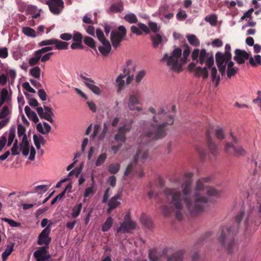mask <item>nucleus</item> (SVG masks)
<instances>
[{"mask_svg":"<svg viewBox=\"0 0 261 261\" xmlns=\"http://www.w3.org/2000/svg\"><path fill=\"white\" fill-rule=\"evenodd\" d=\"M193 174L186 173L183 181L178 188H166L164 191L166 204L162 205L160 209L165 217L169 216L172 212L175 213L176 218L182 220L183 218L184 205L188 212L192 216H196L204 211V205L207 203L208 198L202 195L201 192L206 187L205 183L210 180L209 177H205L196 181L194 192L192 194V184Z\"/></svg>","mask_w":261,"mask_h":261,"instance_id":"f257e3e1","label":"nucleus"},{"mask_svg":"<svg viewBox=\"0 0 261 261\" xmlns=\"http://www.w3.org/2000/svg\"><path fill=\"white\" fill-rule=\"evenodd\" d=\"M149 111L154 114L152 117L153 123L147 130L143 129V134L139 143L147 145L151 140L162 139L166 136L167 125H172L174 121V116L167 113L163 108L158 111L153 107H150Z\"/></svg>","mask_w":261,"mask_h":261,"instance_id":"f03ea898","label":"nucleus"},{"mask_svg":"<svg viewBox=\"0 0 261 261\" xmlns=\"http://www.w3.org/2000/svg\"><path fill=\"white\" fill-rule=\"evenodd\" d=\"M244 211L240 212L236 217L234 222L232 226L223 229L218 240L224 247L227 253L232 254L236 249V244L234 237L237 234L239 226L244 217Z\"/></svg>","mask_w":261,"mask_h":261,"instance_id":"7ed1b4c3","label":"nucleus"},{"mask_svg":"<svg viewBox=\"0 0 261 261\" xmlns=\"http://www.w3.org/2000/svg\"><path fill=\"white\" fill-rule=\"evenodd\" d=\"M190 52V47L186 46L181 57V49L180 48H176L170 55L168 54H165L162 61L166 62L167 65L170 67L172 70L179 72L182 70L183 64L188 61Z\"/></svg>","mask_w":261,"mask_h":261,"instance_id":"20e7f679","label":"nucleus"},{"mask_svg":"<svg viewBox=\"0 0 261 261\" xmlns=\"http://www.w3.org/2000/svg\"><path fill=\"white\" fill-rule=\"evenodd\" d=\"M148 155V152L147 149L139 148L135 156L134 162L130 163L127 166L124 172V176H127L130 173L135 174V169L139 160H140V161L143 163L147 158Z\"/></svg>","mask_w":261,"mask_h":261,"instance_id":"39448f33","label":"nucleus"},{"mask_svg":"<svg viewBox=\"0 0 261 261\" xmlns=\"http://www.w3.org/2000/svg\"><path fill=\"white\" fill-rule=\"evenodd\" d=\"M126 35V30L123 25L118 28V31H112L110 39L114 48H117L120 44L123 38Z\"/></svg>","mask_w":261,"mask_h":261,"instance_id":"423d86ee","label":"nucleus"},{"mask_svg":"<svg viewBox=\"0 0 261 261\" xmlns=\"http://www.w3.org/2000/svg\"><path fill=\"white\" fill-rule=\"evenodd\" d=\"M96 36L102 46H99L98 50L103 56L108 55L111 51L112 47L109 41L107 39L103 32L100 29L96 31Z\"/></svg>","mask_w":261,"mask_h":261,"instance_id":"0eeeda50","label":"nucleus"},{"mask_svg":"<svg viewBox=\"0 0 261 261\" xmlns=\"http://www.w3.org/2000/svg\"><path fill=\"white\" fill-rule=\"evenodd\" d=\"M198 62L201 65L205 63L207 70L210 69L214 64L213 55L212 53H207L204 48L201 49Z\"/></svg>","mask_w":261,"mask_h":261,"instance_id":"6e6552de","label":"nucleus"},{"mask_svg":"<svg viewBox=\"0 0 261 261\" xmlns=\"http://www.w3.org/2000/svg\"><path fill=\"white\" fill-rule=\"evenodd\" d=\"M136 71V65L133 64L130 60L126 61V65L123 70V74L127 76L126 84L128 85L134 79V73Z\"/></svg>","mask_w":261,"mask_h":261,"instance_id":"1a4fd4ad","label":"nucleus"},{"mask_svg":"<svg viewBox=\"0 0 261 261\" xmlns=\"http://www.w3.org/2000/svg\"><path fill=\"white\" fill-rule=\"evenodd\" d=\"M51 223H49L39 235L37 241L38 245H45L44 246H48L51 240V238L49 237L51 231Z\"/></svg>","mask_w":261,"mask_h":261,"instance_id":"9d476101","label":"nucleus"},{"mask_svg":"<svg viewBox=\"0 0 261 261\" xmlns=\"http://www.w3.org/2000/svg\"><path fill=\"white\" fill-rule=\"evenodd\" d=\"M133 122V120H131L129 124H124L118 129L117 133L114 137V139L117 142L123 143L126 142V134L132 129Z\"/></svg>","mask_w":261,"mask_h":261,"instance_id":"9b49d317","label":"nucleus"},{"mask_svg":"<svg viewBox=\"0 0 261 261\" xmlns=\"http://www.w3.org/2000/svg\"><path fill=\"white\" fill-rule=\"evenodd\" d=\"M196 62L190 63L188 65L190 71H194V75L196 77L202 76L204 79H206L208 76V71L206 67L198 66L196 67Z\"/></svg>","mask_w":261,"mask_h":261,"instance_id":"f8f14e48","label":"nucleus"},{"mask_svg":"<svg viewBox=\"0 0 261 261\" xmlns=\"http://www.w3.org/2000/svg\"><path fill=\"white\" fill-rule=\"evenodd\" d=\"M136 228V223L131 220L129 214L125 216L124 221L121 224L120 227L117 229V233L123 232H127L129 230H134Z\"/></svg>","mask_w":261,"mask_h":261,"instance_id":"ddd939ff","label":"nucleus"},{"mask_svg":"<svg viewBox=\"0 0 261 261\" xmlns=\"http://www.w3.org/2000/svg\"><path fill=\"white\" fill-rule=\"evenodd\" d=\"M232 149L234 151L235 156H245L246 154V151L242 146H236L230 143H227L225 147V151L227 153L231 152L230 150Z\"/></svg>","mask_w":261,"mask_h":261,"instance_id":"4468645a","label":"nucleus"},{"mask_svg":"<svg viewBox=\"0 0 261 261\" xmlns=\"http://www.w3.org/2000/svg\"><path fill=\"white\" fill-rule=\"evenodd\" d=\"M234 54L233 60L239 64H244L246 60H249V54L244 50L236 49L234 50Z\"/></svg>","mask_w":261,"mask_h":261,"instance_id":"2eb2a0df","label":"nucleus"},{"mask_svg":"<svg viewBox=\"0 0 261 261\" xmlns=\"http://www.w3.org/2000/svg\"><path fill=\"white\" fill-rule=\"evenodd\" d=\"M48 5L50 11L55 14H59L60 12V8L63 7L64 3L62 0H49L46 2Z\"/></svg>","mask_w":261,"mask_h":261,"instance_id":"dca6fc26","label":"nucleus"},{"mask_svg":"<svg viewBox=\"0 0 261 261\" xmlns=\"http://www.w3.org/2000/svg\"><path fill=\"white\" fill-rule=\"evenodd\" d=\"M139 92L138 91L133 92L129 95L127 106L128 109L131 111H134V106L139 105L140 103L139 99Z\"/></svg>","mask_w":261,"mask_h":261,"instance_id":"f3484780","label":"nucleus"},{"mask_svg":"<svg viewBox=\"0 0 261 261\" xmlns=\"http://www.w3.org/2000/svg\"><path fill=\"white\" fill-rule=\"evenodd\" d=\"M206 135L207 137V146L210 152L213 155H217L218 153V147L211 138L209 129L207 130Z\"/></svg>","mask_w":261,"mask_h":261,"instance_id":"a211bd4d","label":"nucleus"},{"mask_svg":"<svg viewBox=\"0 0 261 261\" xmlns=\"http://www.w3.org/2000/svg\"><path fill=\"white\" fill-rule=\"evenodd\" d=\"M121 199V196L119 194H117L112 197L108 203L109 208L107 210V213L110 214L113 210L117 207L120 204V202L118 200Z\"/></svg>","mask_w":261,"mask_h":261,"instance_id":"6ab92c4d","label":"nucleus"},{"mask_svg":"<svg viewBox=\"0 0 261 261\" xmlns=\"http://www.w3.org/2000/svg\"><path fill=\"white\" fill-rule=\"evenodd\" d=\"M231 47L229 44H226L225 46V52L224 54L221 52H218L216 54V57L219 56V58L225 60L226 63L231 59L232 55L230 53Z\"/></svg>","mask_w":261,"mask_h":261,"instance_id":"aec40b11","label":"nucleus"},{"mask_svg":"<svg viewBox=\"0 0 261 261\" xmlns=\"http://www.w3.org/2000/svg\"><path fill=\"white\" fill-rule=\"evenodd\" d=\"M36 111L39 117L41 119H44L51 123H53L54 122L53 119L52 118V116H54V115H50L47 112H44L43 108L41 107H37Z\"/></svg>","mask_w":261,"mask_h":261,"instance_id":"412c9836","label":"nucleus"},{"mask_svg":"<svg viewBox=\"0 0 261 261\" xmlns=\"http://www.w3.org/2000/svg\"><path fill=\"white\" fill-rule=\"evenodd\" d=\"M46 252V246H42L34 252V256L36 261H44V256Z\"/></svg>","mask_w":261,"mask_h":261,"instance_id":"4be33fe9","label":"nucleus"},{"mask_svg":"<svg viewBox=\"0 0 261 261\" xmlns=\"http://www.w3.org/2000/svg\"><path fill=\"white\" fill-rule=\"evenodd\" d=\"M216 61L217 66L219 68V72L223 75L225 73V70L226 67V61L224 59L219 58V56L216 57Z\"/></svg>","mask_w":261,"mask_h":261,"instance_id":"5701e85b","label":"nucleus"},{"mask_svg":"<svg viewBox=\"0 0 261 261\" xmlns=\"http://www.w3.org/2000/svg\"><path fill=\"white\" fill-rule=\"evenodd\" d=\"M184 251H177L173 253L167 259V261H182Z\"/></svg>","mask_w":261,"mask_h":261,"instance_id":"b1692460","label":"nucleus"},{"mask_svg":"<svg viewBox=\"0 0 261 261\" xmlns=\"http://www.w3.org/2000/svg\"><path fill=\"white\" fill-rule=\"evenodd\" d=\"M125 74L121 73L116 79V83L117 87V92H120L123 89L125 85V81L123 79L125 77Z\"/></svg>","mask_w":261,"mask_h":261,"instance_id":"393cba45","label":"nucleus"},{"mask_svg":"<svg viewBox=\"0 0 261 261\" xmlns=\"http://www.w3.org/2000/svg\"><path fill=\"white\" fill-rule=\"evenodd\" d=\"M85 85L90 89L93 93L97 95H100L101 93V90L97 86L95 85V82L94 83L84 82Z\"/></svg>","mask_w":261,"mask_h":261,"instance_id":"a878e982","label":"nucleus"},{"mask_svg":"<svg viewBox=\"0 0 261 261\" xmlns=\"http://www.w3.org/2000/svg\"><path fill=\"white\" fill-rule=\"evenodd\" d=\"M140 221L141 223L147 228L150 229L151 228L152 225L151 220L144 214L141 215Z\"/></svg>","mask_w":261,"mask_h":261,"instance_id":"bb28decb","label":"nucleus"},{"mask_svg":"<svg viewBox=\"0 0 261 261\" xmlns=\"http://www.w3.org/2000/svg\"><path fill=\"white\" fill-rule=\"evenodd\" d=\"M14 243L8 245L4 252L2 253V259L3 261L7 260L8 257L11 254L13 251Z\"/></svg>","mask_w":261,"mask_h":261,"instance_id":"cd10ccee","label":"nucleus"},{"mask_svg":"<svg viewBox=\"0 0 261 261\" xmlns=\"http://www.w3.org/2000/svg\"><path fill=\"white\" fill-rule=\"evenodd\" d=\"M151 39L152 42L153 47L156 48L159 46V45L163 40L162 37L159 34H156L154 35L151 36Z\"/></svg>","mask_w":261,"mask_h":261,"instance_id":"c85d7f7f","label":"nucleus"},{"mask_svg":"<svg viewBox=\"0 0 261 261\" xmlns=\"http://www.w3.org/2000/svg\"><path fill=\"white\" fill-rule=\"evenodd\" d=\"M22 32L23 33H24V34H25L27 36L33 38L36 37V31L34 29L30 27H23L22 29Z\"/></svg>","mask_w":261,"mask_h":261,"instance_id":"c756f323","label":"nucleus"},{"mask_svg":"<svg viewBox=\"0 0 261 261\" xmlns=\"http://www.w3.org/2000/svg\"><path fill=\"white\" fill-rule=\"evenodd\" d=\"M82 205V203H80L73 206L71 213V216L73 218H76L79 216L81 212Z\"/></svg>","mask_w":261,"mask_h":261,"instance_id":"7c9ffc66","label":"nucleus"},{"mask_svg":"<svg viewBox=\"0 0 261 261\" xmlns=\"http://www.w3.org/2000/svg\"><path fill=\"white\" fill-rule=\"evenodd\" d=\"M211 69V76L212 78V81L214 82L215 81H216V86H217L219 83L220 78L219 75H217V70L216 67L212 66L210 68Z\"/></svg>","mask_w":261,"mask_h":261,"instance_id":"2f4dec72","label":"nucleus"},{"mask_svg":"<svg viewBox=\"0 0 261 261\" xmlns=\"http://www.w3.org/2000/svg\"><path fill=\"white\" fill-rule=\"evenodd\" d=\"M113 222V220L111 217H109L106 222L102 226V230L103 232L107 231L112 227Z\"/></svg>","mask_w":261,"mask_h":261,"instance_id":"473e14b6","label":"nucleus"},{"mask_svg":"<svg viewBox=\"0 0 261 261\" xmlns=\"http://www.w3.org/2000/svg\"><path fill=\"white\" fill-rule=\"evenodd\" d=\"M249 64L253 67L256 66V64L261 65V56L260 55L254 56V59L253 57L249 58Z\"/></svg>","mask_w":261,"mask_h":261,"instance_id":"72a5a7b5","label":"nucleus"},{"mask_svg":"<svg viewBox=\"0 0 261 261\" xmlns=\"http://www.w3.org/2000/svg\"><path fill=\"white\" fill-rule=\"evenodd\" d=\"M54 44L55 45L57 49L60 50L67 49L68 46V43L63 42L56 39Z\"/></svg>","mask_w":261,"mask_h":261,"instance_id":"f704fd0d","label":"nucleus"},{"mask_svg":"<svg viewBox=\"0 0 261 261\" xmlns=\"http://www.w3.org/2000/svg\"><path fill=\"white\" fill-rule=\"evenodd\" d=\"M15 137V127H12L10 130L9 133V137H8V141L7 143V146H10L12 145L14 138Z\"/></svg>","mask_w":261,"mask_h":261,"instance_id":"c9c22d12","label":"nucleus"},{"mask_svg":"<svg viewBox=\"0 0 261 261\" xmlns=\"http://www.w3.org/2000/svg\"><path fill=\"white\" fill-rule=\"evenodd\" d=\"M84 42L86 45L89 46L90 47H91L93 49H95V48H96L95 42L92 38L88 37V36H86V37H84Z\"/></svg>","mask_w":261,"mask_h":261,"instance_id":"e433bc0d","label":"nucleus"},{"mask_svg":"<svg viewBox=\"0 0 261 261\" xmlns=\"http://www.w3.org/2000/svg\"><path fill=\"white\" fill-rule=\"evenodd\" d=\"M187 39L191 45L194 46H198L199 45V41L195 35H191L187 36Z\"/></svg>","mask_w":261,"mask_h":261,"instance_id":"4c0bfd02","label":"nucleus"},{"mask_svg":"<svg viewBox=\"0 0 261 261\" xmlns=\"http://www.w3.org/2000/svg\"><path fill=\"white\" fill-rule=\"evenodd\" d=\"M120 166L118 163L111 164L108 167V171L111 174H116L120 170Z\"/></svg>","mask_w":261,"mask_h":261,"instance_id":"58836bf2","label":"nucleus"},{"mask_svg":"<svg viewBox=\"0 0 261 261\" xmlns=\"http://www.w3.org/2000/svg\"><path fill=\"white\" fill-rule=\"evenodd\" d=\"M124 19L130 23H135L138 21L137 16L133 13L126 14L124 16Z\"/></svg>","mask_w":261,"mask_h":261,"instance_id":"ea45409f","label":"nucleus"},{"mask_svg":"<svg viewBox=\"0 0 261 261\" xmlns=\"http://www.w3.org/2000/svg\"><path fill=\"white\" fill-rule=\"evenodd\" d=\"M34 55L35 57L30 58L29 60V64L31 66H34L38 64L41 57V55L38 54L37 51L35 52Z\"/></svg>","mask_w":261,"mask_h":261,"instance_id":"a19ab883","label":"nucleus"},{"mask_svg":"<svg viewBox=\"0 0 261 261\" xmlns=\"http://www.w3.org/2000/svg\"><path fill=\"white\" fill-rule=\"evenodd\" d=\"M20 147L18 146V142L17 139L14 140V143L11 148V153L13 156L19 154L20 153Z\"/></svg>","mask_w":261,"mask_h":261,"instance_id":"79ce46f5","label":"nucleus"},{"mask_svg":"<svg viewBox=\"0 0 261 261\" xmlns=\"http://www.w3.org/2000/svg\"><path fill=\"white\" fill-rule=\"evenodd\" d=\"M41 70L39 67L35 66L30 70V74L35 78L38 79L40 76Z\"/></svg>","mask_w":261,"mask_h":261,"instance_id":"37998d69","label":"nucleus"},{"mask_svg":"<svg viewBox=\"0 0 261 261\" xmlns=\"http://www.w3.org/2000/svg\"><path fill=\"white\" fill-rule=\"evenodd\" d=\"M20 149L30 148V143L28 140L27 135L22 137V141L19 144Z\"/></svg>","mask_w":261,"mask_h":261,"instance_id":"c03bdc74","label":"nucleus"},{"mask_svg":"<svg viewBox=\"0 0 261 261\" xmlns=\"http://www.w3.org/2000/svg\"><path fill=\"white\" fill-rule=\"evenodd\" d=\"M149 257L150 261H158L160 259V256L157 254V252L154 249L149 251Z\"/></svg>","mask_w":261,"mask_h":261,"instance_id":"a18cd8bd","label":"nucleus"},{"mask_svg":"<svg viewBox=\"0 0 261 261\" xmlns=\"http://www.w3.org/2000/svg\"><path fill=\"white\" fill-rule=\"evenodd\" d=\"M206 193L207 195L211 196H219L220 195V192L212 187L207 189Z\"/></svg>","mask_w":261,"mask_h":261,"instance_id":"49530a36","label":"nucleus"},{"mask_svg":"<svg viewBox=\"0 0 261 261\" xmlns=\"http://www.w3.org/2000/svg\"><path fill=\"white\" fill-rule=\"evenodd\" d=\"M205 20L208 22L212 25H215L217 22V17L215 15H212L205 18Z\"/></svg>","mask_w":261,"mask_h":261,"instance_id":"de8ad7c7","label":"nucleus"},{"mask_svg":"<svg viewBox=\"0 0 261 261\" xmlns=\"http://www.w3.org/2000/svg\"><path fill=\"white\" fill-rule=\"evenodd\" d=\"M107 159V154L106 153H102L101 154L97 159L95 165L96 166H101L105 161V160Z\"/></svg>","mask_w":261,"mask_h":261,"instance_id":"09e8293b","label":"nucleus"},{"mask_svg":"<svg viewBox=\"0 0 261 261\" xmlns=\"http://www.w3.org/2000/svg\"><path fill=\"white\" fill-rule=\"evenodd\" d=\"M200 50L198 48H195L192 51L191 58L193 61H195L196 63L199 62V57Z\"/></svg>","mask_w":261,"mask_h":261,"instance_id":"8fccbe9b","label":"nucleus"},{"mask_svg":"<svg viewBox=\"0 0 261 261\" xmlns=\"http://www.w3.org/2000/svg\"><path fill=\"white\" fill-rule=\"evenodd\" d=\"M72 38L73 39V40L74 42L82 43L83 36L81 33L78 32H76L74 33L73 36L72 37Z\"/></svg>","mask_w":261,"mask_h":261,"instance_id":"3c124183","label":"nucleus"},{"mask_svg":"<svg viewBox=\"0 0 261 261\" xmlns=\"http://www.w3.org/2000/svg\"><path fill=\"white\" fill-rule=\"evenodd\" d=\"M123 6L121 4H113L110 7V10L112 12H120L122 10Z\"/></svg>","mask_w":261,"mask_h":261,"instance_id":"603ef678","label":"nucleus"},{"mask_svg":"<svg viewBox=\"0 0 261 261\" xmlns=\"http://www.w3.org/2000/svg\"><path fill=\"white\" fill-rule=\"evenodd\" d=\"M2 220L8 223L12 227H19L20 225V224L19 223L17 222L12 219H10L7 218H4L2 219Z\"/></svg>","mask_w":261,"mask_h":261,"instance_id":"864d4df0","label":"nucleus"},{"mask_svg":"<svg viewBox=\"0 0 261 261\" xmlns=\"http://www.w3.org/2000/svg\"><path fill=\"white\" fill-rule=\"evenodd\" d=\"M26 129L24 126L21 124H18L17 126V134L18 137H20L24 136V135H27L25 133Z\"/></svg>","mask_w":261,"mask_h":261,"instance_id":"5fc2aeb1","label":"nucleus"},{"mask_svg":"<svg viewBox=\"0 0 261 261\" xmlns=\"http://www.w3.org/2000/svg\"><path fill=\"white\" fill-rule=\"evenodd\" d=\"M10 113L8 107L5 106L3 107L2 111L0 112V119L5 118Z\"/></svg>","mask_w":261,"mask_h":261,"instance_id":"6e6d98bb","label":"nucleus"},{"mask_svg":"<svg viewBox=\"0 0 261 261\" xmlns=\"http://www.w3.org/2000/svg\"><path fill=\"white\" fill-rule=\"evenodd\" d=\"M238 70V68L237 67L227 68V77L229 79H230L232 76H234L237 73Z\"/></svg>","mask_w":261,"mask_h":261,"instance_id":"4d7b16f0","label":"nucleus"},{"mask_svg":"<svg viewBox=\"0 0 261 261\" xmlns=\"http://www.w3.org/2000/svg\"><path fill=\"white\" fill-rule=\"evenodd\" d=\"M55 41V39L43 40V41H41L40 43H39L38 45L39 46L52 45V44H54Z\"/></svg>","mask_w":261,"mask_h":261,"instance_id":"13d9d810","label":"nucleus"},{"mask_svg":"<svg viewBox=\"0 0 261 261\" xmlns=\"http://www.w3.org/2000/svg\"><path fill=\"white\" fill-rule=\"evenodd\" d=\"M146 73L145 70H141L139 72L137 75L136 76V82L137 83H139L142 79L144 77Z\"/></svg>","mask_w":261,"mask_h":261,"instance_id":"bf43d9fd","label":"nucleus"},{"mask_svg":"<svg viewBox=\"0 0 261 261\" xmlns=\"http://www.w3.org/2000/svg\"><path fill=\"white\" fill-rule=\"evenodd\" d=\"M22 86L23 88L29 92L32 93H35L36 92L35 90L30 86V85L28 82L23 83Z\"/></svg>","mask_w":261,"mask_h":261,"instance_id":"052dcab7","label":"nucleus"},{"mask_svg":"<svg viewBox=\"0 0 261 261\" xmlns=\"http://www.w3.org/2000/svg\"><path fill=\"white\" fill-rule=\"evenodd\" d=\"M38 94L39 97L42 100L44 101L46 100L47 94L44 89H39Z\"/></svg>","mask_w":261,"mask_h":261,"instance_id":"680f3d73","label":"nucleus"},{"mask_svg":"<svg viewBox=\"0 0 261 261\" xmlns=\"http://www.w3.org/2000/svg\"><path fill=\"white\" fill-rule=\"evenodd\" d=\"M65 194V191H62L60 194H59V195L56 196L51 200V204L53 205V204H55L57 202V201H58V200L61 199V198H62L64 196Z\"/></svg>","mask_w":261,"mask_h":261,"instance_id":"e2e57ef3","label":"nucleus"},{"mask_svg":"<svg viewBox=\"0 0 261 261\" xmlns=\"http://www.w3.org/2000/svg\"><path fill=\"white\" fill-rule=\"evenodd\" d=\"M216 136L219 139L222 140L224 138V134L222 129L219 128L216 130Z\"/></svg>","mask_w":261,"mask_h":261,"instance_id":"0e129e2a","label":"nucleus"},{"mask_svg":"<svg viewBox=\"0 0 261 261\" xmlns=\"http://www.w3.org/2000/svg\"><path fill=\"white\" fill-rule=\"evenodd\" d=\"M27 116L35 123L38 122L39 120L37 114L34 112H33Z\"/></svg>","mask_w":261,"mask_h":261,"instance_id":"69168bd1","label":"nucleus"},{"mask_svg":"<svg viewBox=\"0 0 261 261\" xmlns=\"http://www.w3.org/2000/svg\"><path fill=\"white\" fill-rule=\"evenodd\" d=\"M138 28L140 29V30H141L142 31L144 32L146 34H148L149 33V28L145 24L142 23H139L138 24Z\"/></svg>","mask_w":261,"mask_h":261,"instance_id":"338daca9","label":"nucleus"},{"mask_svg":"<svg viewBox=\"0 0 261 261\" xmlns=\"http://www.w3.org/2000/svg\"><path fill=\"white\" fill-rule=\"evenodd\" d=\"M8 56V49L6 47L0 48V58H6Z\"/></svg>","mask_w":261,"mask_h":261,"instance_id":"774afa93","label":"nucleus"}]
</instances>
